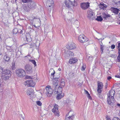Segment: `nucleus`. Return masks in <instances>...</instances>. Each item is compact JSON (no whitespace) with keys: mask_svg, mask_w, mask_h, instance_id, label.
Masks as SVG:
<instances>
[{"mask_svg":"<svg viewBox=\"0 0 120 120\" xmlns=\"http://www.w3.org/2000/svg\"><path fill=\"white\" fill-rule=\"evenodd\" d=\"M26 78L27 79H32L31 77L30 76H27Z\"/></svg>","mask_w":120,"mask_h":120,"instance_id":"nucleus-47","label":"nucleus"},{"mask_svg":"<svg viewBox=\"0 0 120 120\" xmlns=\"http://www.w3.org/2000/svg\"><path fill=\"white\" fill-rule=\"evenodd\" d=\"M31 9H33L36 8L37 7V6L36 3L32 1L28 4Z\"/></svg>","mask_w":120,"mask_h":120,"instance_id":"nucleus-15","label":"nucleus"},{"mask_svg":"<svg viewBox=\"0 0 120 120\" xmlns=\"http://www.w3.org/2000/svg\"><path fill=\"white\" fill-rule=\"evenodd\" d=\"M58 70H59V71H60L61 70L59 68L58 69Z\"/></svg>","mask_w":120,"mask_h":120,"instance_id":"nucleus-60","label":"nucleus"},{"mask_svg":"<svg viewBox=\"0 0 120 120\" xmlns=\"http://www.w3.org/2000/svg\"><path fill=\"white\" fill-rule=\"evenodd\" d=\"M77 61V59L76 58H73L69 60V63L72 64L76 63Z\"/></svg>","mask_w":120,"mask_h":120,"instance_id":"nucleus-24","label":"nucleus"},{"mask_svg":"<svg viewBox=\"0 0 120 120\" xmlns=\"http://www.w3.org/2000/svg\"><path fill=\"white\" fill-rule=\"evenodd\" d=\"M3 56L2 54H0V60L2 59Z\"/></svg>","mask_w":120,"mask_h":120,"instance_id":"nucleus-54","label":"nucleus"},{"mask_svg":"<svg viewBox=\"0 0 120 120\" xmlns=\"http://www.w3.org/2000/svg\"><path fill=\"white\" fill-rule=\"evenodd\" d=\"M27 1V3H29V2H31L32 1V0H26Z\"/></svg>","mask_w":120,"mask_h":120,"instance_id":"nucleus-45","label":"nucleus"},{"mask_svg":"<svg viewBox=\"0 0 120 120\" xmlns=\"http://www.w3.org/2000/svg\"><path fill=\"white\" fill-rule=\"evenodd\" d=\"M57 82L56 81V82H54L53 83V87H55V93L56 94L58 93L61 94L62 93V87H60L59 85H58L57 82Z\"/></svg>","mask_w":120,"mask_h":120,"instance_id":"nucleus-3","label":"nucleus"},{"mask_svg":"<svg viewBox=\"0 0 120 120\" xmlns=\"http://www.w3.org/2000/svg\"><path fill=\"white\" fill-rule=\"evenodd\" d=\"M64 3L66 5V7L70 8L71 7V5H72L68 1L65 0Z\"/></svg>","mask_w":120,"mask_h":120,"instance_id":"nucleus-26","label":"nucleus"},{"mask_svg":"<svg viewBox=\"0 0 120 120\" xmlns=\"http://www.w3.org/2000/svg\"><path fill=\"white\" fill-rule=\"evenodd\" d=\"M89 99H91V96H90V94H88V95H87Z\"/></svg>","mask_w":120,"mask_h":120,"instance_id":"nucleus-50","label":"nucleus"},{"mask_svg":"<svg viewBox=\"0 0 120 120\" xmlns=\"http://www.w3.org/2000/svg\"><path fill=\"white\" fill-rule=\"evenodd\" d=\"M53 71H54V72L53 73H51V76H54V74L55 73V71L54 70H53Z\"/></svg>","mask_w":120,"mask_h":120,"instance_id":"nucleus-52","label":"nucleus"},{"mask_svg":"<svg viewBox=\"0 0 120 120\" xmlns=\"http://www.w3.org/2000/svg\"><path fill=\"white\" fill-rule=\"evenodd\" d=\"M88 59L89 61L93 59L92 57V56H88Z\"/></svg>","mask_w":120,"mask_h":120,"instance_id":"nucleus-43","label":"nucleus"},{"mask_svg":"<svg viewBox=\"0 0 120 120\" xmlns=\"http://www.w3.org/2000/svg\"><path fill=\"white\" fill-rule=\"evenodd\" d=\"M90 7V3L89 2L82 3H81L80 7L83 10H86Z\"/></svg>","mask_w":120,"mask_h":120,"instance_id":"nucleus-10","label":"nucleus"},{"mask_svg":"<svg viewBox=\"0 0 120 120\" xmlns=\"http://www.w3.org/2000/svg\"><path fill=\"white\" fill-rule=\"evenodd\" d=\"M4 70V69H3L2 67H1L0 68V74L1 73L2 74Z\"/></svg>","mask_w":120,"mask_h":120,"instance_id":"nucleus-40","label":"nucleus"},{"mask_svg":"<svg viewBox=\"0 0 120 120\" xmlns=\"http://www.w3.org/2000/svg\"><path fill=\"white\" fill-rule=\"evenodd\" d=\"M35 46L37 48L39 46L40 44V41L39 40H36V42L35 43Z\"/></svg>","mask_w":120,"mask_h":120,"instance_id":"nucleus-31","label":"nucleus"},{"mask_svg":"<svg viewBox=\"0 0 120 120\" xmlns=\"http://www.w3.org/2000/svg\"><path fill=\"white\" fill-rule=\"evenodd\" d=\"M102 15V17L105 19H109L111 17V15L107 13H103Z\"/></svg>","mask_w":120,"mask_h":120,"instance_id":"nucleus-17","label":"nucleus"},{"mask_svg":"<svg viewBox=\"0 0 120 120\" xmlns=\"http://www.w3.org/2000/svg\"><path fill=\"white\" fill-rule=\"evenodd\" d=\"M45 91H46V94L47 96L49 97H50L52 94L53 93V90H52L50 86H48L46 87L45 90Z\"/></svg>","mask_w":120,"mask_h":120,"instance_id":"nucleus-5","label":"nucleus"},{"mask_svg":"<svg viewBox=\"0 0 120 120\" xmlns=\"http://www.w3.org/2000/svg\"><path fill=\"white\" fill-rule=\"evenodd\" d=\"M115 77H117V78H120V76L118 75H116L115 76Z\"/></svg>","mask_w":120,"mask_h":120,"instance_id":"nucleus-48","label":"nucleus"},{"mask_svg":"<svg viewBox=\"0 0 120 120\" xmlns=\"http://www.w3.org/2000/svg\"><path fill=\"white\" fill-rule=\"evenodd\" d=\"M11 71L9 69H4L1 77L2 79L4 80L8 79L11 76Z\"/></svg>","mask_w":120,"mask_h":120,"instance_id":"nucleus-2","label":"nucleus"},{"mask_svg":"<svg viewBox=\"0 0 120 120\" xmlns=\"http://www.w3.org/2000/svg\"><path fill=\"white\" fill-rule=\"evenodd\" d=\"M54 2L52 0H49L47 3V5L49 7H53V6Z\"/></svg>","mask_w":120,"mask_h":120,"instance_id":"nucleus-22","label":"nucleus"},{"mask_svg":"<svg viewBox=\"0 0 120 120\" xmlns=\"http://www.w3.org/2000/svg\"><path fill=\"white\" fill-rule=\"evenodd\" d=\"M95 20L98 21H101L103 20L101 16H98L97 17V18L95 19Z\"/></svg>","mask_w":120,"mask_h":120,"instance_id":"nucleus-33","label":"nucleus"},{"mask_svg":"<svg viewBox=\"0 0 120 120\" xmlns=\"http://www.w3.org/2000/svg\"><path fill=\"white\" fill-rule=\"evenodd\" d=\"M95 38L96 39H98L99 40H100V39L101 40H103L104 39V38H103V39L102 38H100V39H98L97 38Z\"/></svg>","mask_w":120,"mask_h":120,"instance_id":"nucleus-56","label":"nucleus"},{"mask_svg":"<svg viewBox=\"0 0 120 120\" xmlns=\"http://www.w3.org/2000/svg\"><path fill=\"white\" fill-rule=\"evenodd\" d=\"M115 4L117 5H120V0H114Z\"/></svg>","mask_w":120,"mask_h":120,"instance_id":"nucleus-35","label":"nucleus"},{"mask_svg":"<svg viewBox=\"0 0 120 120\" xmlns=\"http://www.w3.org/2000/svg\"><path fill=\"white\" fill-rule=\"evenodd\" d=\"M113 120H120V119L118 117H115L113 118Z\"/></svg>","mask_w":120,"mask_h":120,"instance_id":"nucleus-41","label":"nucleus"},{"mask_svg":"<svg viewBox=\"0 0 120 120\" xmlns=\"http://www.w3.org/2000/svg\"><path fill=\"white\" fill-rule=\"evenodd\" d=\"M4 60L6 62H8L10 60V57L7 55L4 56Z\"/></svg>","mask_w":120,"mask_h":120,"instance_id":"nucleus-28","label":"nucleus"},{"mask_svg":"<svg viewBox=\"0 0 120 120\" xmlns=\"http://www.w3.org/2000/svg\"><path fill=\"white\" fill-rule=\"evenodd\" d=\"M22 1L24 3H27L26 0H22Z\"/></svg>","mask_w":120,"mask_h":120,"instance_id":"nucleus-46","label":"nucleus"},{"mask_svg":"<svg viewBox=\"0 0 120 120\" xmlns=\"http://www.w3.org/2000/svg\"><path fill=\"white\" fill-rule=\"evenodd\" d=\"M118 15L119 18H120V13H119Z\"/></svg>","mask_w":120,"mask_h":120,"instance_id":"nucleus-58","label":"nucleus"},{"mask_svg":"<svg viewBox=\"0 0 120 120\" xmlns=\"http://www.w3.org/2000/svg\"><path fill=\"white\" fill-rule=\"evenodd\" d=\"M78 40L79 41L82 43L87 41L88 40V39L83 35H80L78 38Z\"/></svg>","mask_w":120,"mask_h":120,"instance_id":"nucleus-9","label":"nucleus"},{"mask_svg":"<svg viewBox=\"0 0 120 120\" xmlns=\"http://www.w3.org/2000/svg\"><path fill=\"white\" fill-rule=\"evenodd\" d=\"M26 37L27 41L28 42H30L32 41V38L30 34L28 33L26 34Z\"/></svg>","mask_w":120,"mask_h":120,"instance_id":"nucleus-21","label":"nucleus"},{"mask_svg":"<svg viewBox=\"0 0 120 120\" xmlns=\"http://www.w3.org/2000/svg\"><path fill=\"white\" fill-rule=\"evenodd\" d=\"M115 93L114 91H109V94H108V97L107 98L108 103L109 105H112L115 101L114 98V96Z\"/></svg>","mask_w":120,"mask_h":120,"instance_id":"nucleus-1","label":"nucleus"},{"mask_svg":"<svg viewBox=\"0 0 120 120\" xmlns=\"http://www.w3.org/2000/svg\"><path fill=\"white\" fill-rule=\"evenodd\" d=\"M107 85H105V88L106 89L107 88Z\"/></svg>","mask_w":120,"mask_h":120,"instance_id":"nucleus-59","label":"nucleus"},{"mask_svg":"<svg viewBox=\"0 0 120 120\" xmlns=\"http://www.w3.org/2000/svg\"><path fill=\"white\" fill-rule=\"evenodd\" d=\"M103 87V84L101 82H98V88L97 91L98 92L100 93L102 90Z\"/></svg>","mask_w":120,"mask_h":120,"instance_id":"nucleus-12","label":"nucleus"},{"mask_svg":"<svg viewBox=\"0 0 120 120\" xmlns=\"http://www.w3.org/2000/svg\"><path fill=\"white\" fill-rule=\"evenodd\" d=\"M13 32L14 34H16L17 33H22V31L20 29L15 28L13 30Z\"/></svg>","mask_w":120,"mask_h":120,"instance_id":"nucleus-16","label":"nucleus"},{"mask_svg":"<svg viewBox=\"0 0 120 120\" xmlns=\"http://www.w3.org/2000/svg\"><path fill=\"white\" fill-rule=\"evenodd\" d=\"M67 47V49L69 50L74 49L76 48V45L73 42H70L68 43Z\"/></svg>","mask_w":120,"mask_h":120,"instance_id":"nucleus-11","label":"nucleus"},{"mask_svg":"<svg viewBox=\"0 0 120 120\" xmlns=\"http://www.w3.org/2000/svg\"><path fill=\"white\" fill-rule=\"evenodd\" d=\"M117 105L120 107V104L119 103H118L117 104Z\"/></svg>","mask_w":120,"mask_h":120,"instance_id":"nucleus-57","label":"nucleus"},{"mask_svg":"<svg viewBox=\"0 0 120 120\" xmlns=\"http://www.w3.org/2000/svg\"><path fill=\"white\" fill-rule=\"evenodd\" d=\"M87 17L89 19H91L92 20H93L94 18L93 17H94L95 14L92 11V10L90 9L88 10L87 12Z\"/></svg>","mask_w":120,"mask_h":120,"instance_id":"nucleus-7","label":"nucleus"},{"mask_svg":"<svg viewBox=\"0 0 120 120\" xmlns=\"http://www.w3.org/2000/svg\"><path fill=\"white\" fill-rule=\"evenodd\" d=\"M85 67L84 65H83L82 67V68L81 69L82 70L84 71L85 70Z\"/></svg>","mask_w":120,"mask_h":120,"instance_id":"nucleus-44","label":"nucleus"},{"mask_svg":"<svg viewBox=\"0 0 120 120\" xmlns=\"http://www.w3.org/2000/svg\"><path fill=\"white\" fill-rule=\"evenodd\" d=\"M65 85V82L64 81V79H62L60 81V83L59 86L60 87H63Z\"/></svg>","mask_w":120,"mask_h":120,"instance_id":"nucleus-29","label":"nucleus"},{"mask_svg":"<svg viewBox=\"0 0 120 120\" xmlns=\"http://www.w3.org/2000/svg\"><path fill=\"white\" fill-rule=\"evenodd\" d=\"M26 71L29 73H32L33 72L32 66L29 64H27L25 67Z\"/></svg>","mask_w":120,"mask_h":120,"instance_id":"nucleus-13","label":"nucleus"},{"mask_svg":"<svg viewBox=\"0 0 120 120\" xmlns=\"http://www.w3.org/2000/svg\"><path fill=\"white\" fill-rule=\"evenodd\" d=\"M15 72L17 76L19 77L23 78L26 75L25 71L22 68L16 69V70Z\"/></svg>","mask_w":120,"mask_h":120,"instance_id":"nucleus-4","label":"nucleus"},{"mask_svg":"<svg viewBox=\"0 0 120 120\" xmlns=\"http://www.w3.org/2000/svg\"><path fill=\"white\" fill-rule=\"evenodd\" d=\"M85 90V91L86 94H87V95H88V94H90L88 91L86 90Z\"/></svg>","mask_w":120,"mask_h":120,"instance_id":"nucleus-49","label":"nucleus"},{"mask_svg":"<svg viewBox=\"0 0 120 120\" xmlns=\"http://www.w3.org/2000/svg\"><path fill=\"white\" fill-rule=\"evenodd\" d=\"M25 84L26 86L27 85V86L33 87L35 85V83L32 79H29L25 82Z\"/></svg>","mask_w":120,"mask_h":120,"instance_id":"nucleus-8","label":"nucleus"},{"mask_svg":"<svg viewBox=\"0 0 120 120\" xmlns=\"http://www.w3.org/2000/svg\"><path fill=\"white\" fill-rule=\"evenodd\" d=\"M104 46L103 45H101V53H102L103 51V47H104Z\"/></svg>","mask_w":120,"mask_h":120,"instance_id":"nucleus-38","label":"nucleus"},{"mask_svg":"<svg viewBox=\"0 0 120 120\" xmlns=\"http://www.w3.org/2000/svg\"><path fill=\"white\" fill-rule=\"evenodd\" d=\"M75 0H68V1L74 6L77 5V2L75 1Z\"/></svg>","mask_w":120,"mask_h":120,"instance_id":"nucleus-25","label":"nucleus"},{"mask_svg":"<svg viewBox=\"0 0 120 120\" xmlns=\"http://www.w3.org/2000/svg\"><path fill=\"white\" fill-rule=\"evenodd\" d=\"M117 49H118V54H120V48H117Z\"/></svg>","mask_w":120,"mask_h":120,"instance_id":"nucleus-55","label":"nucleus"},{"mask_svg":"<svg viewBox=\"0 0 120 120\" xmlns=\"http://www.w3.org/2000/svg\"><path fill=\"white\" fill-rule=\"evenodd\" d=\"M23 9L25 11L27 12L30 11L31 10L28 4L24 5L23 7Z\"/></svg>","mask_w":120,"mask_h":120,"instance_id":"nucleus-23","label":"nucleus"},{"mask_svg":"<svg viewBox=\"0 0 120 120\" xmlns=\"http://www.w3.org/2000/svg\"><path fill=\"white\" fill-rule=\"evenodd\" d=\"M115 45H112L111 47V48L112 49H113L115 48Z\"/></svg>","mask_w":120,"mask_h":120,"instance_id":"nucleus-42","label":"nucleus"},{"mask_svg":"<svg viewBox=\"0 0 120 120\" xmlns=\"http://www.w3.org/2000/svg\"><path fill=\"white\" fill-rule=\"evenodd\" d=\"M21 117L23 118V119H24V116H23V117L22 116V117Z\"/></svg>","mask_w":120,"mask_h":120,"instance_id":"nucleus-62","label":"nucleus"},{"mask_svg":"<svg viewBox=\"0 0 120 120\" xmlns=\"http://www.w3.org/2000/svg\"><path fill=\"white\" fill-rule=\"evenodd\" d=\"M11 2L13 3V2H14L13 1H12V0H11Z\"/></svg>","mask_w":120,"mask_h":120,"instance_id":"nucleus-63","label":"nucleus"},{"mask_svg":"<svg viewBox=\"0 0 120 120\" xmlns=\"http://www.w3.org/2000/svg\"><path fill=\"white\" fill-rule=\"evenodd\" d=\"M111 10L112 12L115 14H117L120 11V10L117 8H111Z\"/></svg>","mask_w":120,"mask_h":120,"instance_id":"nucleus-20","label":"nucleus"},{"mask_svg":"<svg viewBox=\"0 0 120 120\" xmlns=\"http://www.w3.org/2000/svg\"><path fill=\"white\" fill-rule=\"evenodd\" d=\"M37 104V105L39 106H40L41 105L42 103L40 101H38L36 102Z\"/></svg>","mask_w":120,"mask_h":120,"instance_id":"nucleus-39","label":"nucleus"},{"mask_svg":"<svg viewBox=\"0 0 120 120\" xmlns=\"http://www.w3.org/2000/svg\"><path fill=\"white\" fill-rule=\"evenodd\" d=\"M74 118V115H73L71 116H69L68 117H66L65 120H73Z\"/></svg>","mask_w":120,"mask_h":120,"instance_id":"nucleus-30","label":"nucleus"},{"mask_svg":"<svg viewBox=\"0 0 120 120\" xmlns=\"http://www.w3.org/2000/svg\"><path fill=\"white\" fill-rule=\"evenodd\" d=\"M98 6L100 9H102L103 10H106V8L107 6V5L104 4L102 2Z\"/></svg>","mask_w":120,"mask_h":120,"instance_id":"nucleus-18","label":"nucleus"},{"mask_svg":"<svg viewBox=\"0 0 120 120\" xmlns=\"http://www.w3.org/2000/svg\"><path fill=\"white\" fill-rule=\"evenodd\" d=\"M64 96L63 94H62L61 93V94L59 93L57 94L56 97V99L58 100L60 99L61 98H62Z\"/></svg>","mask_w":120,"mask_h":120,"instance_id":"nucleus-27","label":"nucleus"},{"mask_svg":"<svg viewBox=\"0 0 120 120\" xmlns=\"http://www.w3.org/2000/svg\"><path fill=\"white\" fill-rule=\"evenodd\" d=\"M65 54L66 56L68 57H73L74 55L73 53L69 50L65 52Z\"/></svg>","mask_w":120,"mask_h":120,"instance_id":"nucleus-14","label":"nucleus"},{"mask_svg":"<svg viewBox=\"0 0 120 120\" xmlns=\"http://www.w3.org/2000/svg\"><path fill=\"white\" fill-rule=\"evenodd\" d=\"M118 45L117 46V48H120V42L118 43Z\"/></svg>","mask_w":120,"mask_h":120,"instance_id":"nucleus-53","label":"nucleus"},{"mask_svg":"<svg viewBox=\"0 0 120 120\" xmlns=\"http://www.w3.org/2000/svg\"><path fill=\"white\" fill-rule=\"evenodd\" d=\"M29 61L31 62L34 65V67H35L37 66L36 62L34 60H29Z\"/></svg>","mask_w":120,"mask_h":120,"instance_id":"nucleus-32","label":"nucleus"},{"mask_svg":"<svg viewBox=\"0 0 120 120\" xmlns=\"http://www.w3.org/2000/svg\"><path fill=\"white\" fill-rule=\"evenodd\" d=\"M58 106L55 104L53 108L52 109V111L56 116H59V112L58 110Z\"/></svg>","mask_w":120,"mask_h":120,"instance_id":"nucleus-6","label":"nucleus"},{"mask_svg":"<svg viewBox=\"0 0 120 120\" xmlns=\"http://www.w3.org/2000/svg\"><path fill=\"white\" fill-rule=\"evenodd\" d=\"M15 62L13 61L12 63V66L11 68L13 70H15L16 68L15 67Z\"/></svg>","mask_w":120,"mask_h":120,"instance_id":"nucleus-36","label":"nucleus"},{"mask_svg":"<svg viewBox=\"0 0 120 120\" xmlns=\"http://www.w3.org/2000/svg\"><path fill=\"white\" fill-rule=\"evenodd\" d=\"M107 79L108 80H110V79H111L112 78L111 76H108L107 77Z\"/></svg>","mask_w":120,"mask_h":120,"instance_id":"nucleus-51","label":"nucleus"},{"mask_svg":"<svg viewBox=\"0 0 120 120\" xmlns=\"http://www.w3.org/2000/svg\"><path fill=\"white\" fill-rule=\"evenodd\" d=\"M117 61L119 62L120 61V54H119L117 59Z\"/></svg>","mask_w":120,"mask_h":120,"instance_id":"nucleus-37","label":"nucleus"},{"mask_svg":"<svg viewBox=\"0 0 120 120\" xmlns=\"http://www.w3.org/2000/svg\"><path fill=\"white\" fill-rule=\"evenodd\" d=\"M21 54H22L21 52L19 51H18L16 53V56L17 57V58H19Z\"/></svg>","mask_w":120,"mask_h":120,"instance_id":"nucleus-34","label":"nucleus"},{"mask_svg":"<svg viewBox=\"0 0 120 120\" xmlns=\"http://www.w3.org/2000/svg\"><path fill=\"white\" fill-rule=\"evenodd\" d=\"M34 94V90L31 88L28 89L27 90V94L28 95H32Z\"/></svg>","mask_w":120,"mask_h":120,"instance_id":"nucleus-19","label":"nucleus"},{"mask_svg":"<svg viewBox=\"0 0 120 120\" xmlns=\"http://www.w3.org/2000/svg\"><path fill=\"white\" fill-rule=\"evenodd\" d=\"M36 19L35 17H34V18H33V19Z\"/></svg>","mask_w":120,"mask_h":120,"instance_id":"nucleus-61","label":"nucleus"},{"mask_svg":"<svg viewBox=\"0 0 120 120\" xmlns=\"http://www.w3.org/2000/svg\"><path fill=\"white\" fill-rule=\"evenodd\" d=\"M106 85H107H107H108V84H107V83H106Z\"/></svg>","mask_w":120,"mask_h":120,"instance_id":"nucleus-64","label":"nucleus"}]
</instances>
